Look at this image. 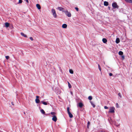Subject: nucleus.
<instances>
[{"mask_svg": "<svg viewBox=\"0 0 132 132\" xmlns=\"http://www.w3.org/2000/svg\"><path fill=\"white\" fill-rule=\"evenodd\" d=\"M115 108L114 107H111L110 108L108 112L109 113H114Z\"/></svg>", "mask_w": 132, "mask_h": 132, "instance_id": "nucleus-1", "label": "nucleus"}, {"mask_svg": "<svg viewBox=\"0 0 132 132\" xmlns=\"http://www.w3.org/2000/svg\"><path fill=\"white\" fill-rule=\"evenodd\" d=\"M51 12L53 17L54 18H56L57 17V15L55 10L52 9L51 10Z\"/></svg>", "mask_w": 132, "mask_h": 132, "instance_id": "nucleus-2", "label": "nucleus"}, {"mask_svg": "<svg viewBox=\"0 0 132 132\" xmlns=\"http://www.w3.org/2000/svg\"><path fill=\"white\" fill-rule=\"evenodd\" d=\"M67 111L69 117L70 118H72L73 117L72 114L69 111V107H68L67 108Z\"/></svg>", "mask_w": 132, "mask_h": 132, "instance_id": "nucleus-3", "label": "nucleus"}, {"mask_svg": "<svg viewBox=\"0 0 132 132\" xmlns=\"http://www.w3.org/2000/svg\"><path fill=\"white\" fill-rule=\"evenodd\" d=\"M64 12L65 14V15L68 17H71V13L68 12V11H64Z\"/></svg>", "mask_w": 132, "mask_h": 132, "instance_id": "nucleus-4", "label": "nucleus"}, {"mask_svg": "<svg viewBox=\"0 0 132 132\" xmlns=\"http://www.w3.org/2000/svg\"><path fill=\"white\" fill-rule=\"evenodd\" d=\"M121 122V121L119 119L117 120V122H116V126L119 127L120 126V123Z\"/></svg>", "mask_w": 132, "mask_h": 132, "instance_id": "nucleus-5", "label": "nucleus"}, {"mask_svg": "<svg viewBox=\"0 0 132 132\" xmlns=\"http://www.w3.org/2000/svg\"><path fill=\"white\" fill-rule=\"evenodd\" d=\"M36 98L35 99V102L36 103H38L40 102V101L38 99V98L39 97V96H36Z\"/></svg>", "mask_w": 132, "mask_h": 132, "instance_id": "nucleus-6", "label": "nucleus"}, {"mask_svg": "<svg viewBox=\"0 0 132 132\" xmlns=\"http://www.w3.org/2000/svg\"><path fill=\"white\" fill-rule=\"evenodd\" d=\"M52 120L54 122H56V121L57 118L56 116L55 115L53 116Z\"/></svg>", "mask_w": 132, "mask_h": 132, "instance_id": "nucleus-7", "label": "nucleus"}, {"mask_svg": "<svg viewBox=\"0 0 132 132\" xmlns=\"http://www.w3.org/2000/svg\"><path fill=\"white\" fill-rule=\"evenodd\" d=\"M57 9L60 11H62V12H64L65 11L64 10L63 8L61 7H57Z\"/></svg>", "mask_w": 132, "mask_h": 132, "instance_id": "nucleus-8", "label": "nucleus"}, {"mask_svg": "<svg viewBox=\"0 0 132 132\" xmlns=\"http://www.w3.org/2000/svg\"><path fill=\"white\" fill-rule=\"evenodd\" d=\"M62 27L63 28H66L67 27V25L65 24H64L62 25Z\"/></svg>", "mask_w": 132, "mask_h": 132, "instance_id": "nucleus-9", "label": "nucleus"}, {"mask_svg": "<svg viewBox=\"0 0 132 132\" xmlns=\"http://www.w3.org/2000/svg\"><path fill=\"white\" fill-rule=\"evenodd\" d=\"M36 6L38 9L39 10L41 9V7L39 4H36Z\"/></svg>", "mask_w": 132, "mask_h": 132, "instance_id": "nucleus-10", "label": "nucleus"}, {"mask_svg": "<svg viewBox=\"0 0 132 132\" xmlns=\"http://www.w3.org/2000/svg\"><path fill=\"white\" fill-rule=\"evenodd\" d=\"M78 106L80 107L81 108L82 107L83 104L82 103L80 102L78 104Z\"/></svg>", "mask_w": 132, "mask_h": 132, "instance_id": "nucleus-11", "label": "nucleus"}, {"mask_svg": "<svg viewBox=\"0 0 132 132\" xmlns=\"http://www.w3.org/2000/svg\"><path fill=\"white\" fill-rule=\"evenodd\" d=\"M102 41L103 43H105L107 42V40L106 38H103L102 39Z\"/></svg>", "mask_w": 132, "mask_h": 132, "instance_id": "nucleus-12", "label": "nucleus"}, {"mask_svg": "<svg viewBox=\"0 0 132 132\" xmlns=\"http://www.w3.org/2000/svg\"><path fill=\"white\" fill-rule=\"evenodd\" d=\"M112 6L113 9H116V3L114 2L112 4Z\"/></svg>", "mask_w": 132, "mask_h": 132, "instance_id": "nucleus-13", "label": "nucleus"}, {"mask_svg": "<svg viewBox=\"0 0 132 132\" xmlns=\"http://www.w3.org/2000/svg\"><path fill=\"white\" fill-rule=\"evenodd\" d=\"M21 35H22V36H23L24 37H27V36L26 35L24 34L23 32H21Z\"/></svg>", "mask_w": 132, "mask_h": 132, "instance_id": "nucleus-14", "label": "nucleus"}, {"mask_svg": "<svg viewBox=\"0 0 132 132\" xmlns=\"http://www.w3.org/2000/svg\"><path fill=\"white\" fill-rule=\"evenodd\" d=\"M108 5V3L106 1H104V5L105 6H107Z\"/></svg>", "mask_w": 132, "mask_h": 132, "instance_id": "nucleus-15", "label": "nucleus"}, {"mask_svg": "<svg viewBox=\"0 0 132 132\" xmlns=\"http://www.w3.org/2000/svg\"><path fill=\"white\" fill-rule=\"evenodd\" d=\"M41 102L42 103H43V104L46 105L47 104V102L43 101H41Z\"/></svg>", "mask_w": 132, "mask_h": 132, "instance_id": "nucleus-16", "label": "nucleus"}, {"mask_svg": "<svg viewBox=\"0 0 132 132\" xmlns=\"http://www.w3.org/2000/svg\"><path fill=\"white\" fill-rule=\"evenodd\" d=\"M120 42V40L119 38H117L116 39V43L118 44Z\"/></svg>", "mask_w": 132, "mask_h": 132, "instance_id": "nucleus-17", "label": "nucleus"}, {"mask_svg": "<svg viewBox=\"0 0 132 132\" xmlns=\"http://www.w3.org/2000/svg\"><path fill=\"white\" fill-rule=\"evenodd\" d=\"M126 2L132 3V0H125Z\"/></svg>", "mask_w": 132, "mask_h": 132, "instance_id": "nucleus-18", "label": "nucleus"}, {"mask_svg": "<svg viewBox=\"0 0 132 132\" xmlns=\"http://www.w3.org/2000/svg\"><path fill=\"white\" fill-rule=\"evenodd\" d=\"M118 95L119 96L118 98L119 99L121 98L122 97V95L121 94L119 93L118 94Z\"/></svg>", "mask_w": 132, "mask_h": 132, "instance_id": "nucleus-19", "label": "nucleus"}, {"mask_svg": "<svg viewBox=\"0 0 132 132\" xmlns=\"http://www.w3.org/2000/svg\"><path fill=\"white\" fill-rule=\"evenodd\" d=\"M40 111L43 114H44L45 113V112L43 109H42L41 110H40Z\"/></svg>", "mask_w": 132, "mask_h": 132, "instance_id": "nucleus-20", "label": "nucleus"}, {"mask_svg": "<svg viewBox=\"0 0 132 132\" xmlns=\"http://www.w3.org/2000/svg\"><path fill=\"white\" fill-rule=\"evenodd\" d=\"M90 103L91 104V105H92V106H93V108H94L95 106V105L92 102V101H90Z\"/></svg>", "mask_w": 132, "mask_h": 132, "instance_id": "nucleus-21", "label": "nucleus"}, {"mask_svg": "<svg viewBox=\"0 0 132 132\" xmlns=\"http://www.w3.org/2000/svg\"><path fill=\"white\" fill-rule=\"evenodd\" d=\"M5 27H8L9 26V23L7 22L5 23Z\"/></svg>", "mask_w": 132, "mask_h": 132, "instance_id": "nucleus-22", "label": "nucleus"}, {"mask_svg": "<svg viewBox=\"0 0 132 132\" xmlns=\"http://www.w3.org/2000/svg\"><path fill=\"white\" fill-rule=\"evenodd\" d=\"M119 54L120 55H122L123 54V52L121 51H120L119 52Z\"/></svg>", "mask_w": 132, "mask_h": 132, "instance_id": "nucleus-23", "label": "nucleus"}, {"mask_svg": "<svg viewBox=\"0 0 132 132\" xmlns=\"http://www.w3.org/2000/svg\"><path fill=\"white\" fill-rule=\"evenodd\" d=\"M69 72L70 73L72 74H73V71L71 69L69 70Z\"/></svg>", "mask_w": 132, "mask_h": 132, "instance_id": "nucleus-24", "label": "nucleus"}, {"mask_svg": "<svg viewBox=\"0 0 132 132\" xmlns=\"http://www.w3.org/2000/svg\"><path fill=\"white\" fill-rule=\"evenodd\" d=\"M92 98L91 96H89L88 97V99L89 100H90L92 99Z\"/></svg>", "mask_w": 132, "mask_h": 132, "instance_id": "nucleus-25", "label": "nucleus"}, {"mask_svg": "<svg viewBox=\"0 0 132 132\" xmlns=\"http://www.w3.org/2000/svg\"><path fill=\"white\" fill-rule=\"evenodd\" d=\"M68 86H69V88H71V85L68 82Z\"/></svg>", "mask_w": 132, "mask_h": 132, "instance_id": "nucleus-26", "label": "nucleus"}, {"mask_svg": "<svg viewBox=\"0 0 132 132\" xmlns=\"http://www.w3.org/2000/svg\"><path fill=\"white\" fill-rule=\"evenodd\" d=\"M51 114L53 116L55 115L56 114V113L54 112H52L51 113Z\"/></svg>", "mask_w": 132, "mask_h": 132, "instance_id": "nucleus-27", "label": "nucleus"}, {"mask_svg": "<svg viewBox=\"0 0 132 132\" xmlns=\"http://www.w3.org/2000/svg\"><path fill=\"white\" fill-rule=\"evenodd\" d=\"M98 68L99 69V70L100 71H101V68L100 66V65L99 64H98Z\"/></svg>", "mask_w": 132, "mask_h": 132, "instance_id": "nucleus-28", "label": "nucleus"}, {"mask_svg": "<svg viewBox=\"0 0 132 132\" xmlns=\"http://www.w3.org/2000/svg\"><path fill=\"white\" fill-rule=\"evenodd\" d=\"M5 58L7 59H8L9 58V56H5Z\"/></svg>", "mask_w": 132, "mask_h": 132, "instance_id": "nucleus-29", "label": "nucleus"}, {"mask_svg": "<svg viewBox=\"0 0 132 132\" xmlns=\"http://www.w3.org/2000/svg\"><path fill=\"white\" fill-rule=\"evenodd\" d=\"M90 123L89 121H88L87 123V127L88 128L89 125H90Z\"/></svg>", "mask_w": 132, "mask_h": 132, "instance_id": "nucleus-30", "label": "nucleus"}, {"mask_svg": "<svg viewBox=\"0 0 132 132\" xmlns=\"http://www.w3.org/2000/svg\"><path fill=\"white\" fill-rule=\"evenodd\" d=\"M116 106L117 108L119 107L118 104L117 103H116Z\"/></svg>", "mask_w": 132, "mask_h": 132, "instance_id": "nucleus-31", "label": "nucleus"}, {"mask_svg": "<svg viewBox=\"0 0 132 132\" xmlns=\"http://www.w3.org/2000/svg\"><path fill=\"white\" fill-rule=\"evenodd\" d=\"M75 9L77 11H78V10H79V9H78V8L77 7H75Z\"/></svg>", "mask_w": 132, "mask_h": 132, "instance_id": "nucleus-32", "label": "nucleus"}, {"mask_svg": "<svg viewBox=\"0 0 132 132\" xmlns=\"http://www.w3.org/2000/svg\"><path fill=\"white\" fill-rule=\"evenodd\" d=\"M121 57L122 58L123 60H124V59L125 57H124V55H122L121 56Z\"/></svg>", "mask_w": 132, "mask_h": 132, "instance_id": "nucleus-33", "label": "nucleus"}, {"mask_svg": "<svg viewBox=\"0 0 132 132\" xmlns=\"http://www.w3.org/2000/svg\"><path fill=\"white\" fill-rule=\"evenodd\" d=\"M22 2V0H19V3H21Z\"/></svg>", "mask_w": 132, "mask_h": 132, "instance_id": "nucleus-34", "label": "nucleus"}, {"mask_svg": "<svg viewBox=\"0 0 132 132\" xmlns=\"http://www.w3.org/2000/svg\"><path fill=\"white\" fill-rule=\"evenodd\" d=\"M104 108L105 109H107L108 108V107L106 106H105Z\"/></svg>", "mask_w": 132, "mask_h": 132, "instance_id": "nucleus-35", "label": "nucleus"}, {"mask_svg": "<svg viewBox=\"0 0 132 132\" xmlns=\"http://www.w3.org/2000/svg\"><path fill=\"white\" fill-rule=\"evenodd\" d=\"M29 38L32 41L33 40V39L32 37H30Z\"/></svg>", "mask_w": 132, "mask_h": 132, "instance_id": "nucleus-36", "label": "nucleus"}, {"mask_svg": "<svg viewBox=\"0 0 132 132\" xmlns=\"http://www.w3.org/2000/svg\"><path fill=\"white\" fill-rule=\"evenodd\" d=\"M109 75L110 76H112L113 75V74L112 73H110L109 74Z\"/></svg>", "mask_w": 132, "mask_h": 132, "instance_id": "nucleus-37", "label": "nucleus"}, {"mask_svg": "<svg viewBox=\"0 0 132 132\" xmlns=\"http://www.w3.org/2000/svg\"><path fill=\"white\" fill-rule=\"evenodd\" d=\"M25 1H26V2H27V3H28L29 2V1H28V0H25Z\"/></svg>", "mask_w": 132, "mask_h": 132, "instance_id": "nucleus-38", "label": "nucleus"}, {"mask_svg": "<svg viewBox=\"0 0 132 132\" xmlns=\"http://www.w3.org/2000/svg\"><path fill=\"white\" fill-rule=\"evenodd\" d=\"M116 8H118V6L116 4Z\"/></svg>", "mask_w": 132, "mask_h": 132, "instance_id": "nucleus-39", "label": "nucleus"}, {"mask_svg": "<svg viewBox=\"0 0 132 132\" xmlns=\"http://www.w3.org/2000/svg\"><path fill=\"white\" fill-rule=\"evenodd\" d=\"M11 104H12V105H14V104L13 103V102H11Z\"/></svg>", "mask_w": 132, "mask_h": 132, "instance_id": "nucleus-40", "label": "nucleus"}, {"mask_svg": "<svg viewBox=\"0 0 132 132\" xmlns=\"http://www.w3.org/2000/svg\"><path fill=\"white\" fill-rule=\"evenodd\" d=\"M24 114H25V112H24Z\"/></svg>", "mask_w": 132, "mask_h": 132, "instance_id": "nucleus-41", "label": "nucleus"}, {"mask_svg": "<svg viewBox=\"0 0 132 132\" xmlns=\"http://www.w3.org/2000/svg\"><path fill=\"white\" fill-rule=\"evenodd\" d=\"M109 9H110V7H109Z\"/></svg>", "mask_w": 132, "mask_h": 132, "instance_id": "nucleus-42", "label": "nucleus"}]
</instances>
